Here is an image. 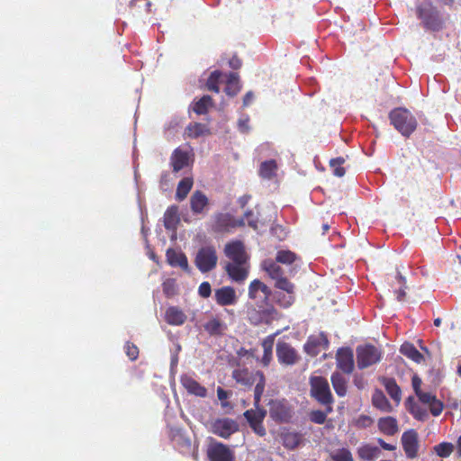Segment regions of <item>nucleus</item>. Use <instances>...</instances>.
I'll list each match as a JSON object with an SVG mask.
<instances>
[{"instance_id":"obj_63","label":"nucleus","mask_w":461,"mask_h":461,"mask_svg":"<svg viewBox=\"0 0 461 461\" xmlns=\"http://www.w3.org/2000/svg\"><path fill=\"white\" fill-rule=\"evenodd\" d=\"M456 373L458 375L461 376V361H458L457 366H456Z\"/></svg>"},{"instance_id":"obj_53","label":"nucleus","mask_w":461,"mask_h":461,"mask_svg":"<svg viewBox=\"0 0 461 461\" xmlns=\"http://www.w3.org/2000/svg\"><path fill=\"white\" fill-rule=\"evenodd\" d=\"M230 394H231L230 392L225 391L221 387H218V389H217V396L221 402L229 398Z\"/></svg>"},{"instance_id":"obj_2","label":"nucleus","mask_w":461,"mask_h":461,"mask_svg":"<svg viewBox=\"0 0 461 461\" xmlns=\"http://www.w3.org/2000/svg\"><path fill=\"white\" fill-rule=\"evenodd\" d=\"M224 254L229 261L225 270L229 276L237 283L245 281L249 276V256L244 244L240 240H232L224 247Z\"/></svg>"},{"instance_id":"obj_60","label":"nucleus","mask_w":461,"mask_h":461,"mask_svg":"<svg viewBox=\"0 0 461 461\" xmlns=\"http://www.w3.org/2000/svg\"><path fill=\"white\" fill-rule=\"evenodd\" d=\"M379 445L385 450H394L395 446L384 442L382 438H378Z\"/></svg>"},{"instance_id":"obj_55","label":"nucleus","mask_w":461,"mask_h":461,"mask_svg":"<svg viewBox=\"0 0 461 461\" xmlns=\"http://www.w3.org/2000/svg\"><path fill=\"white\" fill-rule=\"evenodd\" d=\"M248 122H249V119L248 118H241L239 120V122H238V125H239V129L241 132H247L248 130H249V125H248Z\"/></svg>"},{"instance_id":"obj_64","label":"nucleus","mask_w":461,"mask_h":461,"mask_svg":"<svg viewBox=\"0 0 461 461\" xmlns=\"http://www.w3.org/2000/svg\"><path fill=\"white\" fill-rule=\"evenodd\" d=\"M221 404V407H222V408H227V407H230V402H226L225 400H224V401H222Z\"/></svg>"},{"instance_id":"obj_56","label":"nucleus","mask_w":461,"mask_h":461,"mask_svg":"<svg viewBox=\"0 0 461 461\" xmlns=\"http://www.w3.org/2000/svg\"><path fill=\"white\" fill-rule=\"evenodd\" d=\"M229 65L231 68L238 69L241 67V61L239 58L233 57L232 59H230Z\"/></svg>"},{"instance_id":"obj_13","label":"nucleus","mask_w":461,"mask_h":461,"mask_svg":"<svg viewBox=\"0 0 461 461\" xmlns=\"http://www.w3.org/2000/svg\"><path fill=\"white\" fill-rule=\"evenodd\" d=\"M211 461H234V454L226 445L212 441L207 450Z\"/></svg>"},{"instance_id":"obj_22","label":"nucleus","mask_w":461,"mask_h":461,"mask_svg":"<svg viewBox=\"0 0 461 461\" xmlns=\"http://www.w3.org/2000/svg\"><path fill=\"white\" fill-rule=\"evenodd\" d=\"M187 319L185 313L176 306H170L165 312V320L169 325H183Z\"/></svg>"},{"instance_id":"obj_45","label":"nucleus","mask_w":461,"mask_h":461,"mask_svg":"<svg viewBox=\"0 0 461 461\" xmlns=\"http://www.w3.org/2000/svg\"><path fill=\"white\" fill-rule=\"evenodd\" d=\"M188 135L190 137H198L202 135L205 131V126L200 123H195L194 125H190L187 129Z\"/></svg>"},{"instance_id":"obj_44","label":"nucleus","mask_w":461,"mask_h":461,"mask_svg":"<svg viewBox=\"0 0 461 461\" xmlns=\"http://www.w3.org/2000/svg\"><path fill=\"white\" fill-rule=\"evenodd\" d=\"M328 413V409L326 410V411H322L320 410L312 411L310 413V420L316 424H323L326 420Z\"/></svg>"},{"instance_id":"obj_37","label":"nucleus","mask_w":461,"mask_h":461,"mask_svg":"<svg viewBox=\"0 0 461 461\" xmlns=\"http://www.w3.org/2000/svg\"><path fill=\"white\" fill-rule=\"evenodd\" d=\"M212 106V98L209 95H203L194 105V111L198 114H204L208 108Z\"/></svg>"},{"instance_id":"obj_17","label":"nucleus","mask_w":461,"mask_h":461,"mask_svg":"<svg viewBox=\"0 0 461 461\" xmlns=\"http://www.w3.org/2000/svg\"><path fill=\"white\" fill-rule=\"evenodd\" d=\"M329 346V340L324 333L309 337L304 345V350L307 354L314 357L320 352V348L326 349Z\"/></svg>"},{"instance_id":"obj_27","label":"nucleus","mask_w":461,"mask_h":461,"mask_svg":"<svg viewBox=\"0 0 461 461\" xmlns=\"http://www.w3.org/2000/svg\"><path fill=\"white\" fill-rule=\"evenodd\" d=\"M179 222L178 209L176 206L169 207L164 214V226L167 230H176Z\"/></svg>"},{"instance_id":"obj_47","label":"nucleus","mask_w":461,"mask_h":461,"mask_svg":"<svg viewBox=\"0 0 461 461\" xmlns=\"http://www.w3.org/2000/svg\"><path fill=\"white\" fill-rule=\"evenodd\" d=\"M429 406L430 412L434 416H438L443 410L442 402L439 400H438L437 398L433 402H431V403L429 404Z\"/></svg>"},{"instance_id":"obj_31","label":"nucleus","mask_w":461,"mask_h":461,"mask_svg":"<svg viewBox=\"0 0 461 461\" xmlns=\"http://www.w3.org/2000/svg\"><path fill=\"white\" fill-rule=\"evenodd\" d=\"M274 339H275L274 335L268 336L262 342V348H263L264 354L261 358V362L264 366H267L271 362Z\"/></svg>"},{"instance_id":"obj_46","label":"nucleus","mask_w":461,"mask_h":461,"mask_svg":"<svg viewBox=\"0 0 461 461\" xmlns=\"http://www.w3.org/2000/svg\"><path fill=\"white\" fill-rule=\"evenodd\" d=\"M397 279L401 287L397 291H395V294L397 300L402 302L405 296V278L401 274L398 273Z\"/></svg>"},{"instance_id":"obj_36","label":"nucleus","mask_w":461,"mask_h":461,"mask_svg":"<svg viewBox=\"0 0 461 461\" xmlns=\"http://www.w3.org/2000/svg\"><path fill=\"white\" fill-rule=\"evenodd\" d=\"M276 163L275 160H267L261 164L259 173L264 178H271L276 171Z\"/></svg>"},{"instance_id":"obj_4","label":"nucleus","mask_w":461,"mask_h":461,"mask_svg":"<svg viewBox=\"0 0 461 461\" xmlns=\"http://www.w3.org/2000/svg\"><path fill=\"white\" fill-rule=\"evenodd\" d=\"M232 377L237 383L246 386H251L255 384V402L257 404L260 402L266 384L265 376L262 372H249L248 369H235L232 372Z\"/></svg>"},{"instance_id":"obj_62","label":"nucleus","mask_w":461,"mask_h":461,"mask_svg":"<svg viewBox=\"0 0 461 461\" xmlns=\"http://www.w3.org/2000/svg\"><path fill=\"white\" fill-rule=\"evenodd\" d=\"M457 453L458 456H461V436L459 437L457 440Z\"/></svg>"},{"instance_id":"obj_15","label":"nucleus","mask_w":461,"mask_h":461,"mask_svg":"<svg viewBox=\"0 0 461 461\" xmlns=\"http://www.w3.org/2000/svg\"><path fill=\"white\" fill-rule=\"evenodd\" d=\"M402 444L403 450L409 458H414L419 450V436L414 429L405 431L402 436Z\"/></svg>"},{"instance_id":"obj_41","label":"nucleus","mask_w":461,"mask_h":461,"mask_svg":"<svg viewBox=\"0 0 461 461\" xmlns=\"http://www.w3.org/2000/svg\"><path fill=\"white\" fill-rule=\"evenodd\" d=\"M296 259V255L290 250H280L276 253V260L278 263L290 265Z\"/></svg>"},{"instance_id":"obj_3","label":"nucleus","mask_w":461,"mask_h":461,"mask_svg":"<svg viewBox=\"0 0 461 461\" xmlns=\"http://www.w3.org/2000/svg\"><path fill=\"white\" fill-rule=\"evenodd\" d=\"M262 267L269 277L276 281L275 286L287 293L286 295L276 294L277 303L284 308L291 306L294 301V285L284 276L283 269L278 262L267 259L263 261Z\"/></svg>"},{"instance_id":"obj_5","label":"nucleus","mask_w":461,"mask_h":461,"mask_svg":"<svg viewBox=\"0 0 461 461\" xmlns=\"http://www.w3.org/2000/svg\"><path fill=\"white\" fill-rule=\"evenodd\" d=\"M309 384L310 395L321 405L328 407V412H331L334 399L328 380L321 375H312Z\"/></svg>"},{"instance_id":"obj_6","label":"nucleus","mask_w":461,"mask_h":461,"mask_svg":"<svg viewBox=\"0 0 461 461\" xmlns=\"http://www.w3.org/2000/svg\"><path fill=\"white\" fill-rule=\"evenodd\" d=\"M391 123L404 137H409L417 128L415 116L405 108H395L389 113Z\"/></svg>"},{"instance_id":"obj_1","label":"nucleus","mask_w":461,"mask_h":461,"mask_svg":"<svg viewBox=\"0 0 461 461\" xmlns=\"http://www.w3.org/2000/svg\"><path fill=\"white\" fill-rule=\"evenodd\" d=\"M271 294V289L258 279H255L249 284V297L257 303V307L251 306L247 312L250 323L254 325L268 324L277 319V311L268 303Z\"/></svg>"},{"instance_id":"obj_33","label":"nucleus","mask_w":461,"mask_h":461,"mask_svg":"<svg viewBox=\"0 0 461 461\" xmlns=\"http://www.w3.org/2000/svg\"><path fill=\"white\" fill-rule=\"evenodd\" d=\"M240 90L239 77L236 73H230L227 77L225 92L228 95L234 96Z\"/></svg>"},{"instance_id":"obj_61","label":"nucleus","mask_w":461,"mask_h":461,"mask_svg":"<svg viewBox=\"0 0 461 461\" xmlns=\"http://www.w3.org/2000/svg\"><path fill=\"white\" fill-rule=\"evenodd\" d=\"M177 362H178V357H177V355L176 354H174L171 357V367H174L175 366L177 365Z\"/></svg>"},{"instance_id":"obj_16","label":"nucleus","mask_w":461,"mask_h":461,"mask_svg":"<svg viewBox=\"0 0 461 461\" xmlns=\"http://www.w3.org/2000/svg\"><path fill=\"white\" fill-rule=\"evenodd\" d=\"M337 366L346 374H351L354 370V355L352 349L341 348L336 354Z\"/></svg>"},{"instance_id":"obj_59","label":"nucleus","mask_w":461,"mask_h":461,"mask_svg":"<svg viewBox=\"0 0 461 461\" xmlns=\"http://www.w3.org/2000/svg\"><path fill=\"white\" fill-rule=\"evenodd\" d=\"M170 181H171L170 174L168 172H164L161 175V179H160L161 185H167Z\"/></svg>"},{"instance_id":"obj_34","label":"nucleus","mask_w":461,"mask_h":461,"mask_svg":"<svg viewBox=\"0 0 461 461\" xmlns=\"http://www.w3.org/2000/svg\"><path fill=\"white\" fill-rule=\"evenodd\" d=\"M204 330L211 335L221 334L225 330V324L217 318L209 320L204 325Z\"/></svg>"},{"instance_id":"obj_57","label":"nucleus","mask_w":461,"mask_h":461,"mask_svg":"<svg viewBox=\"0 0 461 461\" xmlns=\"http://www.w3.org/2000/svg\"><path fill=\"white\" fill-rule=\"evenodd\" d=\"M253 99H254L253 93L251 91L248 92L243 98V105L244 106L249 105L252 103Z\"/></svg>"},{"instance_id":"obj_50","label":"nucleus","mask_w":461,"mask_h":461,"mask_svg":"<svg viewBox=\"0 0 461 461\" xmlns=\"http://www.w3.org/2000/svg\"><path fill=\"white\" fill-rule=\"evenodd\" d=\"M420 401L425 404H430L436 399V396L430 393L420 392L417 394Z\"/></svg>"},{"instance_id":"obj_25","label":"nucleus","mask_w":461,"mask_h":461,"mask_svg":"<svg viewBox=\"0 0 461 461\" xmlns=\"http://www.w3.org/2000/svg\"><path fill=\"white\" fill-rule=\"evenodd\" d=\"M380 453L381 451L378 447L369 444L363 445L357 449L358 456L366 461L375 460L379 456Z\"/></svg>"},{"instance_id":"obj_21","label":"nucleus","mask_w":461,"mask_h":461,"mask_svg":"<svg viewBox=\"0 0 461 461\" xmlns=\"http://www.w3.org/2000/svg\"><path fill=\"white\" fill-rule=\"evenodd\" d=\"M269 413L271 418L277 421H286L291 416L286 404L280 401L271 402Z\"/></svg>"},{"instance_id":"obj_40","label":"nucleus","mask_w":461,"mask_h":461,"mask_svg":"<svg viewBox=\"0 0 461 461\" xmlns=\"http://www.w3.org/2000/svg\"><path fill=\"white\" fill-rule=\"evenodd\" d=\"M333 461H354L351 452L347 448H339L330 454Z\"/></svg>"},{"instance_id":"obj_12","label":"nucleus","mask_w":461,"mask_h":461,"mask_svg":"<svg viewBox=\"0 0 461 461\" xmlns=\"http://www.w3.org/2000/svg\"><path fill=\"white\" fill-rule=\"evenodd\" d=\"M239 430V423L230 418H219L211 424V431L223 438H228Z\"/></svg>"},{"instance_id":"obj_48","label":"nucleus","mask_w":461,"mask_h":461,"mask_svg":"<svg viewBox=\"0 0 461 461\" xmlns=\"http://www.w3.org/2000/svg\"><path fill=\"white\" fill-rule=\"evenodd\" d=\"M125 349H126V354L130 357L131 360H135L138 357L139 350L135 345L127 343L125 346Z\"/></svg>"},{"instance_id":"obj_7","label":"nucleus","mask_w":461,"mask_h":461,"mask_svg":"<svg viewBox=\"0 0 461 461\" xmlns=\"http://www.w3.org/2000/svg\"><path fill=\"white\" fill-rule=\"evenodd\" d=\"M417 13L427 29L438 31L442 28L443 19L439 12L429 2L422 3L418 7Z\"/></svg>"},{"instance_id":"obj_19","label":"nucleus","mask_w":461,"mask_h":461,"mask_svg":"<svg viewBox=\"0 0 461 461\" xmlns=\"http://www.w3.org/2000/svg\"><path fill=\"white\" fill-rule=\"evenodd\" d=\"M180 383L190 394H194L202 398L205 397L207 394L206 388L187 375H183L181 376Z\"/></svg>"},{"instance_id":"obj_14","label":"nucleus","mask_w":461,"mask_h":461,"mask_svg":"<svg viewBox=\"0 0 461 461\" xmlns=\"http://www.w3.org/2000/svg\"><path fill=\"white\" fill-rule=\"evenodd\" d=\"M276 356L281 364L293 366L299 360L296 350L286 342H278L276 345Z\"/></svg>"},{"instance_id":"obj_28","label":"nucleus","mask_w":461,"mask_h":461,"mask_svg":"<svg viewBox=\"0 0 461 461\" xmlns=\"http://www.w3.org/2000/svg\"><path fill=\"white\" fill-rule=\"evenodd\" d=\"M372 402L374 406L383 411L390 412L393 411V407L386 396L380 390H376L372 396Z\"/></svg>"},{"instance_id":"obj_52","label":"nucleus","mask_w":461,"mask_h":461,"mask_svg":"<svg viewBox=\"0 0 461 461\" xmlns=\"http://www.w3.org/2000/svg\"><path fill=\"white\" fill-rule=\"evenodd\" d=\"M372 423V420L370 417L362 415L357 420V425L360 428L368 427Z\"/></svg>"},{"instance_id":"obj_43","label":"nucleus","mask_w":461,"mask_h":461,"mask_svg":"<svg viewBox=\"0 0 461 461\" xmlns=\"http://www.w3.org/2000/svg\"><path fill=\"white\" fill-rule=\"evenodd\" d=\"M345 162L344 158L339 157L336 158H332L330 161V167L333 168V174L336 176L341 177L345 175V169L341 167V165Z\"/></svg>"},{"instance_id":"obj_20","label":"nucleus","mask_w":461,"mask_h":461,"mask_svg":"<svg viewBox=\"0 0 461 461\" xmlns=\"http://www.w3.org/2000/svg\"><path fill=\"white\" fill-rule=\"evenodd\" d=\"M244 219L236 221L230 213H218L214 216V228L218 231L226 230L238 225H243Z\"/></svg>"},{"instance_id":"obj_49","label":"nucleus","mask_w":461,"mask_h":461,"mask_svg":"<svg viewBox=\"0 0 461 461\" xmlns=\"http://www.w3.org/2000/svg\"><path fill=\"white\" fill-rule=\"evenodd\" d=\"M199 294L203 298H208L211 295V285L208 282H203L198 289Z\"/></svg>"},{"instance_id":"obj_54","label":"nucleus","mask_w":461,"mask_h":461,"mask_svg":"<svg viewBox=\"0 0 461 461\" xmlns=\"http://www.w3.org/2000/svg\"><path fill=\"white\" fill-rule=\"evenodd\" d=\"M421 380L417 375L412 377V387L415 391L416 395L421 392L420 390Z\"/></svg>"},{"instance_id":"obj_18","label":"nucleus","mask_w":461,"mask_h":461,"mask_svg":"<svg viewBox=\"0 0 461 461\" xmlns=\"http://www.w3.org/2000/svg\"><path fill=\"white\" fill-rule=\"evenodd\" d=\"M214 298L221 306L233 305L237 302L236 292L230 286H223L217 289L214 293Z\"/></svg>"},{"instance_id":"obj_10","label":"nucleus","mask_w":461,"mask_h":461,"mask_svg":"<svg viewBox=\"0 0 461 461\" xmlns=\"http://www.w3.org/2000/svg\"><path fill=\"white\" fill-rule=\"evenodd\" d=\"M193 163L192 149L188 146L179 147L176 149L170 158V165L174 173L189 167Z\"/></svg>"},{"instance_id":"obj_11","label":"nucleus","mask_w":461,"mask_h":461,"mask_svg":"<svg viewBox=\"0 0 461 461\" xmlns=\"http://www.w3.org/2000/svg\"><path fill=\"white\" fill-rule=\"evenodd\" d=\"M255 409L248 410L244 412V417L249 423V426L256 434L260 437L266 435V429L262 424L263 420L267 414V411L259 408V402L257 404L254 401Z\"/></svg>"},{"instance_id":"obj_51","label":"nucleus","mask_w":461,"mask_h":461,"mask_svg":"<svg viewBox=\"0 0 461 461\" xmlns=\"http://www.w3.org/2000/svg\"><path fill=\"white\" fill-rule=\"evenodd\" d=\"M245 219L249 227L254 230L258 229V218L254 215L252 212H247L245 213Z\"/></svg>"},{"instance_id":"obj_39","label":"nucleus","mask_w":461,"mask_h":461,"mask_svg":"<svg viewBox=\"0 0 461 461\" xmlns=\"http://www.w3.org/2000/svg\"><path fill=\"white\" fill-rule=\"evenodd\" d=\"M283 441L285 447L294 449L299 445L301 436L297 433L288 432L284 435Z\"/></svg>"},{"instance_id":"obj_30","label":"nucleus","mask_w":461,"mask_h":461,"mask_svg":"<svg viewBox=\"0 0 461 461\" xmlns=\"http://www.w3.org/2000/svg\"><path fill=\"white\" fill-rule=\"evenodd\" d=\"M400 352L406 357L411 359L412 361L418 364L421 363V361L423 360V356L411 343H403L401 346Z\"/></svg>"},{"instance_id":"obj_35","label":"nucleus","mask_w":461,"mask_h":461,"mask_svg":"<svg viewBox=\"0 0 461 461\" xmlns=\"http://www.w3.org/2000/svg\"><path fill=\"white\" fill-rule=\"evenodd\" d=\"M193 186V180L189 177L182 179L176 189V196L179 201L184 200Z\"/></svg>"},{"instance_id":"obj_29","label":"nucleus","mask_w":461,"mask_h":461,"mask_svg":"<svg viewBox=\"0 0 461 461\" xmlns=\"http://www.w3.org/2000/svg\"><path fill=\"white\" fill-rule=\"evenodd\" d=\"M331 383L336 393L343 397L347 393V379L339 372L331 375Z\"/></svg>"},{"instance_id":"obj_38","label":"nucleus","mask_w":461,"mask_h":461,"mask_svg":"<svg viewBox=\"0 0 461 461\" xmlns=\"http://www.w3.org/2000/svg\"><path fill=\"white\" fill-rule=\"evenodd\" d=\"M222 74L219 71H213L209 77L206 86L210 91H213L215 93L220 92L219 82L222 81Z\"/></svg>"},{"instance_id":"obj_32","label":"nucleus","mask_w":461,"mask_h":461,"mask_svg":"<svg viewBox=\"0 0 461 461\" xmlns=\"http://www.w3.org/2000/svg\"><path fill=\"white\" fill-rule=\"evenodd\" d=\"M384 385L391 398L398 404L401 401V389L395 380L393 378H384Z\"/></svg>"},{"instance_id":"obj_26","label":"nucleus","mask_w":461,"mask_h":461,"mask_svg":"<svg viewBox=\"0 0 461 461\" xmlns=\"http://www.w3.org/2000/svg\"><path fill=\"white\" fill-rule=\"evenodd\" d=\"M378 428L384 434L393 436L398 431L397 420L393 417L381 418L378 420Z\"/></svg>"},{"instance_id":"obj_23","label":"nucleus","mask_w":461,"mask_h":461,"mask_svg":"<svg viewBox=\"0 0 461 461\" xmlns=\"http://www.w3.org/2000/svg\"><path fill=\"white\" fill-rule=\"evenodd\" d=\"M190 205L194 214L204 213L208 206V198L201 191H195L190 198Z\"/></svg>"},{"instance_id":"obj_42","label":"nucleus","mask_w":461,"mask_h":461,"mask_svg":"<svg viewBox=\"0 0 461 461\" xmlns=\"http://www.w3.org/2000/svg\"><path fill=\"white\" fill-rule=\"evenodd\" d=\"M434 451L440 457H447L454 451V445L447 442L440 443L434 447Z\"/></svg>"},{"instance_id":"obj_58","label":"nucleus","mask_w":461,"mask_h":461,"mask_svg":"<svg viewBox=\"0 0 461 461\" xmlns=\"http://www.w3.org/2000/svg\"><path fill=\"white\" fill-rule=\"evenodd\" d=\"M173 285L172 280H167L163 283V291L167 295L171 294V287Z\"/></svg>"},{"instance_id":"obj_24","label":"nucleus","mask_w":461,"mask_h":461,"mask_svg":"<svg viewBox=\"0 0 461 461\" xmlns=\"http://www.w3.org/2000/svg\"><path fill=\"white\" fill-rule=\"evenodd\" d=\"M167 260L172 267H179L182 269L188 271L189 266L186 256L182 252H177L172 249L167 250Z\"/></svg>"},{"instance_id":"obj_9","label":"nucleus","mask_w":461,"mask_h":461,"mask_svg":"<svg viewBox=\"0 0 461 461\" xmlns=\"http://www.w3.org/2000/svg\"><path fill=\"white\" fill-rule=\"evenodd\" d=\"M381 358V351L375 346L364 345L357 348V364L359 369L369 367L378 363Z\"/></svg>"},{"instance_id":"obj_8","label":"nucleus","mask_w":461,"mask_h":461,"mask_svg":"<svg viewBox=\"0 0 461 461\" xmlns=\"http://www.w3.org/2000/svg\"><path fill=\"white\" fill-rule=\"evenodd\" d=\"M218 262L216 249L213 246H203L196 253L194 263L202 273L215 268Z\"/></svg>"}]
</instances>
